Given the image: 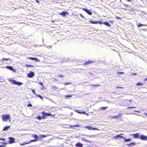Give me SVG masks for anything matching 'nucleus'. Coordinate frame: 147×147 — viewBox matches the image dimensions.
<instances>
[{
  "instance_id": "obj_17",
  "label": "nucleus",
  "mask_w": 147,
  "mask_h": 147,
  "mask_svg": "<svg viewBox=\"0 0 147 147\" xmlns=\"http://www.w3.org/2000/svg\"><path fill=\"white\" fill-rule=\"evenodd\" d=\"M75 146L77 147H82L83 145L80 142H78L76 143L75 145Z\"/></svg>"
},
{
  "instance_id": "obj_34",
  "label": "nucleus",
  "mask_w": 147,
  "mask_h": 147,
  "mask_svg": "<svg viewBox=\"0 0 147 147\" xmlns=\"http://www.w3.org/2000/svg\"><path fill=\"white\" fill-rule=\"evenodd\" d=\"M38 140V139H35L34 140H31L30 142V143L31 142H35V141H37Z\"/></svg>"
},
{
  "instance_id": "obj_56",
  "label": "nucleus",
  "mask_w": 147,
  "mask_h": 147,
  "mask_svg": "<svg viewBox=\"0 0 147 147\" xmlns=\"http://www.w3.org/2000/svg\"><path fill=\"white\" fill-rule=\"evenodd\" d=\"M54 80L55 81H57V79H55V78L54 79Z\"/></svg>"
},
{
  "instance_id": "obj_8",
  "label": "nucleus",
  "mask_w": 147,
  "mask_h": 147,
  "mask_svg": "<svg viewBox=\"0 0 147 147\" xmlns=\"http://www.w3.org/2000/svg\"><path fill=\"white\" fill-rule=\"evenodd\" d=\"M85 128L86 129H88L89 130H98V129L96 128L92 127H91L89 126H85Z\"/></svg>"
},
{
  "instance_id": "obj_51",
  "label": "nucleus",
  "mask_w": 147,
  "mask_h": 147,
  "mask_svg": "<svg viewBox=\"0 0 147 147\" xmlns=\"http://www.w3.org/2000/svg\"><path fill=\"white\" fill-rule=\"evenodd\" d=\"M36 2L38 3H39V2L38 0H35Z\"/></svg>"
},
{
  "instance_id": "obj_52",
  "label": "nucleus",
  "mask_w": 147,
  "mask_h": 147,
  "mask_svg": "<svg viewBox=\"0 0 147 147\" xmlns=\"http://www.w3.org/2000/svg\"><path fill=\"white\" fill-rule=\"evenodd\" d=\"M84 114H86L87 116L89 115V114H88V113H85Z\"/></svg>"
},
{
  "instance_id": "obj_11",
  "label": "nucleus",
  "mask_w": 147,
  "mask_h": 147,
  "mask_svg": "<svg viewBox=\"0 0 147 147\" xmlns=\"http://www.w3.org/2000/svg\"><path fill=\"white\" fill-rule=\"evenodd\" d=\"M83 10L86 12L88 15H92V13L90 11V10H88L86 8L83 9Z\"/></svg>"
},
{
  "instance_id": "obj_28",
  "label": "nucleus",
  "mask_w": 147,
  "mask_h": 147,
  "mask_svg": "<svg viewBox=\"0 0 147 147\" xmlns=\"http://www.w3.org/2000/svg\"><path fill=\"white\" fill-rule=\"evenodd\" d=\"M63 84L66 86V85H69V84H71V82H66V83H63Z\"/></svg>"
},
{
  "instance_id": "obj_35",
  "label": "nucleus",
  "mask_w": 147,
  "mask_h": 147,
  "mask_svg": "<svg viewBox=\"0 0 147 147\" xmlns=\"http://www.w3.org/2000/svg\"><path fill=\"white\" fill-rule=\"evenodd\" d=\"M26 65L27 67H34V66L32 65H28L27 64H26Z\"/></svg>"
},
{
  "instance_id": "obj_48",
  "label": "nucleus",
  "mask_w": 147,
  "mask_h": 147,
  "mask_svg": "<svg viewBox=\"0 0 147 147\" xmlns=\"http://www.w3.org/2000/svg\"><path fill=\"white\" fill-rule=\"evenodd\" d=\"M124 5L126 7H129V6H128V5H126V4H124Z\"/></svg>"
},
{
  "instance_id": "obj_40",
  "label": "nucleus",
  "mask_w": 147,
  "mask_h": 147,
  "mask_svg": "<svg viewBox=\"0 0 147 147\" xmlns=\"http://www.w3.org/2000/svg\"><path fill=\"white\" fill-rule=\"evenodd\" d=\"M0 140H3V141H5V138H0Z\"/></svg>"
},
{
  "instance_id": "obj_59",
  "label": "nucleus",
  "mask_w": 147,
  "mask_h": 147,
  "mask_svg": "<svg viewBox=\"0 0 147 147\" xmlns=\"http://www.w3.org/2000/svg\"><path fill=\"white\" fill-rule=\"evenodd\" d=\"M1 99V98H0V99Z\"/></svg>"
},
{
  "instance_id": "obj_4",
  "label": "nucleus",
  "mask_w": 147,
  "mask_h": 147,
  "mask_svg": "<svg viewBox=\"0 0 147 147\" xmlns=\"http://www.w3.org/2000/svg\"><path fill=\"white\" fill-rule=\"evenodd\" d=\"M9 140L8 141V143L10 144H12L15 142V139L13 137H10L9 138Z\"/></svg>"
},
{
  "instance_id": "obj_23",
  "label": "nucleus",
  "mask_w": 147,
  "mask_h": 147,
  "mask_svg": "<svg viewBox=\"0 0 147 147\" xmlns=\"http://www.w3.org/2000/svg\"><path fill=\"white\" fill-rule=\"evenodd\" d=\"M30 143V142H23L22 143H20L21 145H24L25 144H28Z\"/></svg>"
},
{
  "instance_id": "obj_21",
  "label": "nucleus",
  "mask_w": 147,
  "mask_h": 147,
  "mask_svg": "<svg viewBox=\"0 0 147 147\" xmlns=\"http://www.w3.org/2000/svg\"><path fill=\"white\" fill-rule=\"evenodd\" d=\"M72 96L70 95H67L65 96V97L66 99L68 98L69 97H71Z\"/></svg>"
},
{
  "instance_id": "obj_2",
  "label": "nucleus",
  "mask_w": 147,
  "mask_h": 147,
  "mask_svg": "<svg viewBox=\"0 0 147 147\" xmlns=\"http://www.w3.org/2000/svg\"><path fill=\"white\" fill-rule=\"evenodd\" d=\"M3 121H7L8 119L10 121V116L8 115H3L2 117Z\"/></svg>"
},
{
  "instance_id": "obj_47",
  "label": "nucleus",
  "mask_w": 147,
  "mask_h": 147,
  "mask_svg": "<svg viewBox=\"0 0 147 147\" xmlns=\"http://www.w3.org/2000/svg\"><path fill=\"white\" fill-rule=\"evenodd\" d=\"M132 75H137V73H133Z\"/></svg>"
},
{
  "instance_id": "obj_49",
  "label": "nucleus",
  "mask_w": 147,
  "mask_h": 147,
  "mask_svg": "<svg viewBox=\"0 0 147 147\" xmlns=\"http://www.w3.org/2000/svg\"><path fill=\"white\" fill-rule=\"evenodd\" d=\"M127 146H131V143H130L129 144H128L127 145Z\"/></svg>"
},
{
  "instance_id": "obj_25",
  "label": "nucleus",
  "mask_w": 147,
  "mask_h": 147,
  "mask_svg": "<svg viewBox=\"0 0 147 147\" xmlns=\"http://www.w3.org/2000/svg\"><path fill=\"white\" fill-rule=\"evenodd\" d=\"M144 85V84L142 83H140V82H138L136 84V86H143Z\"/></svg>"
},
{
  "instance_id": "obj_36",
  "label": "nucleus",
  "mask_w": 147,
  "mask_h": 147,
  "mask_svg": "<svg viewBox=\"0 0 147 147\" xmlns=\"http://www.w3.org/2000/svg\"><path fill=\"white\" fill-rule=\"evenodd\" d=\"M70 126L71 128H72L73 127V126H72V125H70ZM79 125H75L74 126V127H79Z\"/></svg>"
},
{
  "instance_id": "obj_43",
  "label": "nucleus",
  "mask_w": 147,
  "mask_h": 147,
  "mask_svg": "<svg viewBox=\"0 0 147 147\" xmlns=\"http://www.w3.org/2000/svg\"><path fill=\"white\" fill-rule=\"evenodd\" d=\"M92 86H100V85H98L96 84H93L92 85Z\"/></svg>"
},
{
  "instance_id": "obj_44",
  "label": "nucleus",
  "mask_w": 147,
  "mask_h": 147,
  "mask_svg": "<svg viewBox=\"0 0 147 147\" xmlns=\"http://www.w3.org/2000/svg\"><path fill=\"white\" fill-rule=\"evenodd\" d=\"M136 107H128V109H131V108H135Z\"/></svg>"
},
{
  "instance_id": "obj_30",
  "label": "nucleus",
  "mask_w": 147,
  "mask_h": 147,
  "mask_svg": "<svg viewBox=\"0 0 147 147\" xmlns=\"http://www.w3.org/2000/svg\"><path fill=\"white\" fill-rule=\"evenodd\" d=\"M82 140L84 141H85L86 142H89V141H88L87 140H86V139H85L84 138H83L82 139Z\"/></svg>"
},
{
  "instance_id": "obj_55",
  "label": "nucleus",
  "mask_w": 147,
  "mask_h": 147,
  "mask_svg": "<svg viewBox=\"0 0 147 147\" xmlns=\"http://www.w3.org/2000/svg\"><path fill=\"white\" fill-rule=\"evenodd\" d=\"M144 81H147V78L145 79L144 80Z\"/></svg>"
},
{
  "instance_id": "obj_6",
  "label": "nucleus",
  "mask_w": 147,
  "mask_h": 147,
  "mask_svg": "<svg viewBox=\"0 0 147 147\" xmlns=\"http://www.w3.org/2000/svg\"><path fill=\"white\" fill-rule=\"evenodd\" d=\"M140 133H139L132 134L133 136V138L136 139L140 138Z\"/></svg>"
},
{
  "instance_id": "obj_54",
  "label": "nucleus",
  "mask_w": 147,
  "mask_h": 147,
  "mask_svg": "<svg viewBox=\"0 0 147 147\" xmlns=\"http://www.w3.org/2000/svg\"><path fill=\"white\" fill-rule=\"evenodd\" d=\"M80 16L82 17V18H84V17L82 16V14H80Z\"/></svg>"
},
{
  "instance_id": "obj_1",
  "label": "nucleus",
  "mask_w": 147,
  "mask_h": 147,
  "mask_svg": "<svg viewBox=\"0 0 147 147\" xmlns=\"http://www.w3.org/2000/svg\"><path fill=\"white\" fill-rule=\"evenodd\" d=\"M41 114H42V116L41 117L40 115H38L36 117V118L39 120H41L42 119H45L46 118V116H54L55 115H52L50 113H47L45 112V111H43Z\"/></svg>"
},
{
  "instance_id": "obj_15",
  "label": "nucleus",
  "mask_w": 147,
  "mask_h": 147,
  "mask_svg": "<svg viewBox=\"0 0 147 147\" xmlns=\"http://www.w3.org/2000/svg\"><path fill=\"white\" fill-rule=\"evenodd\" d=\"M68 14V13L67 12L64 11L59 13V15L61 16H65L66 15Z\"/></svg>"
},
{
  "instance_id": "obj_14",
  "label": "nucleus",
  "mask_w": 147,
  "mask_h": 147,
  "mask_svg": "<svg viewBox=\"0 0 147 147\" xmlns=\"http://www.w3.org/2000/svg\"><path fill=\"white\" fill-rule=\"evenodd\" d=\"M94 62L93 61H92L89 60L86 62H85L83 64V65H88L89 64L91 63H93Z\"/></svg>"
},
{
  "instance_id": "obj_18",
  "label": "nucleus",
  "mask_w": 147,
  "mask_h": 147,
  "mask_svg": "<svg viewBox=\"0 0 147 147\" xmlns=\"http://www.w3.org/2000/svg\"><path fill=\"white\" fill-rule=\"evenodd\" d=\"M103 24L104 25H105L109 27H110L111 26V24H110L107 21L105 22L104 23H103Z\"/></svg>"
},
{
  "instance_id": "obj_26",
  "label": "nucleus",
  "mask_w": 147,
  "mask_h": 147,
  "mask_svg": "<svg viewBox=\"0 0 147 147\" xmlns=\"http://www.w3.org/2000/svg\"><path fill=\"white\" fill-rule=\"evenodd\" d=\"M32 136L35 139H38V137L36 135H33Z\"/></svg>"
},
{
  "instance_id": "obj_31",
  "label": "nucleus",
  "mask_w": 147,
  "mask_h": 147,
  "mask_svg": "<svg viewBox=\"0 0 147 147\" xmlns=\"http://www.w3.org/2000/svg\"><path fill=\"white\" fill-rule=\"evenodd\" d=\"M124 74V72H119L117 73V74L118 75H119L120 74Z\"/></svg>"
},
{
  "instance_id": "obj_38",
  "label": "nucleus",
  "mask_w": 147,
  "mask_h": 147,
  "mask_svg": "<svg viewBox=\"0 0 147 147\" xmlns=\"http://www.w3.org/2000/svg\"><path fill=\"white\" fill-rule=\"evenodd\" d=\"M58 76L59 77H61V78H63L64 77V76L63 75H60V74H59L58 75Z\"/></svg>"
},
{
  "instance_id": "obj_50",
  "label": "nucleus",
  "mask_w": 147,
  "mask_h": 147,
  "mask_svg": "<svg viewBox=\"0 0 147 147\" xmlns=\"http://www.w3.org/2000/svg\"><path fill=\"white\" fill-rule=\"evenodd\" d=\"M117 88H123V87H117Z\"/></svg>"
},
{
  "instance_id": "obj_16",
  "label": "nucleus",
  "mask_w": 147,
  "mask_h": 147,
  "mask_svg": "<svg viewBox=\"0 0 147 147\" xmlns=\"http://www.w3.org/2000/svg\"><path fill=\"white\" fill-rule=\"evenodd\" d=\"M122 115V114H119L118 115H115L112 116L111 117V119H113V118H117L118 119Z\"/></svg>"
},
{
  "instance_id": "obj_27",
  "label": "nucleus",
  "mask_w": 147,
  "mask_h": 147,
  "mask_svg": "<svg viewBox=\"0 0 147 147\" xmlns=\"http://www.w3.org/2000/svg\"><path fill=\"white\" fill-rule=\"evenodd\" d=\"M9 60V59L3 58L1 59V61H8Z\"/></svg>"
},
{
  "instance_id": "obj_29",
  "label": "nucleus",
  "mask_w": 147,
  "mask_h": 147,
  "mask_svg": "<svg viewBox=\"0 0 147 147\" xmlns=\"http://www.w3.org/2000/svg\"><path fill=\"white\" fill-rule=\"evenodd\" d=\"M39 136L42 138H45L47 136L46 135H40Z\"/></svg>"
},
{
  "instance_id": "obj_58",
  "label": "nucleus",
  "mask_w": 147,
  "mask_h": 147,
  "mask_svg": "<svg viewBox=\"0 0 147 147\" xmlns=\"http://www.w3.org/2000/svg\"><path fill=\"white\" fill-rule=\"evenodd\" d=\"M145 115H146V116H147V114H146Z\"/></svg>"
},
{
  "instance_id": "obj_12",
  "label": "nucleus",
  "mask_w": 147,
  "mask_h": 147,
  "mask_svg": "<svg viewBox=\"0 0 147 147\" xmlns=\"http://www.w3.org/2000/svg\"><path fill=\"white\" fill-rule=\"evenodd\" d=\"M5 67L11 71H13L14 72H16L15 70L13 69V67L12 66H6Z\"/></svg>"
},
{
  "instance_id": "obj_42",
  "label": "nucleus",
  "mask_w": 147,
  "mask_h": 147,
  "mask_svg": "<svg viewBox=\"0 0 147 147\" xmlns=\"http://www.w3.org/2000/svg\"><path fill=\"white\" fill-rule=\"evenodd\" d=\"M27 106L28 107H32V104H28L27 105Z\"/></svg>"
},
{
  "instance_id": "obj_32",
  "label": "nucleus",
  "mask_w": 147,
  "mask_h": 147,
  "mask_svg": "<svg viewBox=\"0 0 147 147\" xmlns=\"http://www.w3.org/2000/svg\"><path fill=\"white\" fill-rule=\"evenodd\" d=\"M2 144L4 145H3V146H5V145H6L7 144V142H2Z\"/></svg>"
},
{
  "instance_id": "obj_53",
  "label": "nucleus",
  "mask_w": 147,
  "mask_h": 147,
  "mask_svg": "<svg viewBox=\"0 0 147 147\" xmlns=\"http://www.w3.org/2000/svg\"><path fill=\"white\" fill-rule=\"evenodd\" d=\"M5 147V146L0 145V147Z\"/></svg>"
},
{
  "instance_id": "obj_10",
  "label": "nucleus",
  "mask_w": 147,
  "mask_h": 147,
  "mask_svg": "<svg viewBox=\"0 0 147 147\" xmlns=\"http://www.w3.org/2000/svg\"><path fill=\"white\" fill-rule=\"evenodd\" d=\"M27 59H30L32 60H34L36 61L37 62H40V61L38 59L34 57H28L27 58Z\"/></svg>"
},
{
  "instance_id": "obj_3",
  "label": "nucleus",
  "mask_w": 147,
  "mask_h": 147,
  "mask_svg": "<svg viewBox=\"0 0 147 147\" xmlns=\"http://www.w3.org/2000/svg\"><path fill=\"white\" fill-rule=\"evenodd\" d=\"M9 81L11 82L13 84L18 85H20L23 84L22 83L17 81L15 80H10Z\"/></svg>"
},
{
  "instance_id": "obj_41",
  "label": "nucleus",
  "mask_w": 147,
  "mask_h": 147,
  "mask_svg": "<svg viewBox=\"0 0 147 147\" xmlns=\"http://www.w3.org/2000/svg\"><path fill=\"white\" fill-rule=\"evenodd\" d=\"M131 143V145L135 146L136 145V143H135L134 142Z\"/></svg>"
},
{
  "instance_id": "obj_9",
  "label": "nucleus",
  "mask_w": 147,
  "mask_h": 147,
  "mask_svg": "<svg viewBox=\"0 0 147 147\" xmlns=\"http://www.w3.org/2000/svg\"><path fill=\"white\" fill-rule=\"evenodd\" d=\"M34 76V73L32 71H30L28 75V76L30 78H32Z\"/></svg>"
},
{
  "instance_id": "obj_33",
  "label": "nucleus",
  "mask_w": 147,
  "mask_h": 147,
  "mask_svg": "<svg viewBox=\"0 0 147 147\" xmlns=\"http://www.w3.org/2000/svg\"><path fill=\"white\" fill-rule=\"evenodd\" d=\"M36 96L38 97H39L40 99L42 100L43 99V98L42 96L40 95H36Z\"/></svg>"
},
{
  "instance_id": "obj_45",
  "label": "nucleus",
  "mask_w": 147,
  "mask_h": 147,
  "mask_svg": "<svg viewBox=\"0 0 147 147\" xmlns=\"http://www.w3.org/2000/svg\"><path fill=\"white\" fill-rule=\"evenodd\" d=\"M32 92L34 93V94H36V92H35V90H34V89H32Z\"/></svg>"
},
{
  "instance_id": "obj_46",
  "label": "nucleus",
  "mask_w": 147,
  "mask_h": 147,
  "mask_svg": "<svg viewBox=\"0 0 147 147\" xmlns=\"http://www.w3.org/2000/svg\"><path fill=\"white\" fill-rule=\"evenodd\" d=\"M57 88V87L55 86H53L52 87V88L53 89H56Z\"/></svg>"
},
{
  "instance_id": "obj_19",
  "label": "nucleus",
  "mask_w": 147,
  "mask_h": 147,
  "mask_svg": "<svg viewBox=\"0 0 147 147\" xmlns=\"http://www.w3.org/2000/svg\"><path fill=\"white\" fill-rule=\"evenodd\" d=\"M80 110H76V112H77L78 113L80 114H84L85 113V112H82L80 111Z\"/></svg>"
},
{
  "instance_id": "obj_24",
  "label": "nucleus",
  "mask_w": 147,
  "mask_h": 147,
  "mask_svg": "<svg viewBox=\"0 0 147 147\" xmlns=\"http://www.w3.org/2000/svg\"><path fill=\"white\" fill-rule=\"evenodd\" d=\"M124 139H125V140L124 141L125 142H128L130 141L131 140V139H129V138L125 139V138Z\"/></svg>"
},
{
  "instance_id": "obj_7",
  "label": "nucleus",
  "mask_w": 147,
  "mask_h": 147,
  "mask_svg": "<svg viewBox=\"0 0 147 147\" xmlns=\"http://www.w3.org/2000/svg\"><path fill=\"white\" fill-rule=\"evenodd\" d=\"M140 139L143 140H147V136L144 135H141L140 136Z\"/></svg>"
},
{
  "instance_id": "obj_39",
  "label": "nucleus",
  "mask_w": 147,
  "mask_h": 147,
  "mask_svg": "<svg viewBox=\"0 0 147 147\" xmlns=\"http://www.w3.org/2000/svg\"><path fill=\"white\" fill-rule=\"evenodd\" d=\"M38 84H40L41 86H43V84L42 82H39L38 83Z\"/></svg>"
},
{
  "instance_id": "obj_5",
  "label": "nucleus",
  "mask_w": 147,
  "mask_h": 147,
  "mask_svg": "<svg viewBox=\"0 0 147 147\" xmlns=\"http://www.w3.org/2000/svg\"><path fill=\"white\" fill-rule=\"evenodd\" d=\"M89 22L91 24H96L97 23H99L100 24H103V22H102L98 21L97 20H96L95 21H93L92 20H90L89 21Z\"/></svg>"
},
{
  "instance_id": "obj_37",
  "label": "nucleus",
  "mask_w": 147,
  "mask_h": 147,
  "mask_svg": "<svg viewBox=\"0 0 147 147\" xmlns=\"http://www.w3.org/2000/svg\"><path fill=\"white\" fill-rule=\"evenodd\" d=\"M138 27H140L143 26V25L141 24H139L137 25Z\"/></svg>"
},
{
  "instance_id": "obj_13",
  "label": "nucleus",
  "mask_w": 147,
  "mask_h": 147,
  "mask_svg": "<svg viewBox=\"0 0 147 147\" xmlns=\"http://www.w3.org/2000/svg\"><path fill=\"white\" fill-rule=\"evenodd\" d=\"M123 134H118L116 136H115L114 138H115L116 139H117V138H122L123 139H125V138H124L123 136H121V135H122Z\"/></svg>"
},
{
  "instance_id": "obj_20",
  "label": "nucleus",
  "mask_w": 147,
  "mask_h": 147,
  "mask_svg": "<svg viewBox=\"0 0 147 147\" xmlns=\"http://www.w3.org/2000/svg\"><path fill=\"white\" fill-rule=\"evenodd\" d=\"M10 126H6L4 127L3 128V130L7 131L9 128L10 127Z\"/></svg>"
},
{
  "instance_id": "obj_22",
  "label": "nucleus",
  "mask_w": 147,
  "mask_h": 147,
  "mask_svg": "<svg viewBox=\"0 0 147 147\" xmlns=\"http://www.w3.org/2000/svg\"><path fill=\"white\" fill-rule=\"evenodd\" d=\"M108 108V107H101L100 108V109H101L102 110H104L105 109H106Z\"/></svg>"
},
{
  "instance_id": "obj_57",
  "label": "nucleus",
  "mask_w": 147,
  "mask_h": 147,
  "mask_svg": "<svg viewBox=\"0 0 147 147\" xmlns=\"http://www.w3.org/2000/svg\"><path fill=\"white\" fill-rule=\"evenodd\" d=\"M128 2L131 1V0H127Z\"/></svg>"
}]
</instances>
